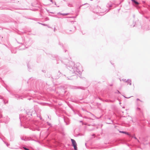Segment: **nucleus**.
<instances>
[{"instance_id":"obj_25","label":"nucleus","mask_w":150,"mask_h":150,"mask_svg":"<svg viewBox=\"0 0 150 150\" xmlns=\"http://www.w3.org/2000/svg\"><path fill=\"white\" fill-rule=\"evenodd\" d=\"M21 139L22 140H25V139L23 137H21Z\"/></svg>"},{"instance_id":"obj_5","label":"nucleus","mask_w":150,"mask_h":150,"mask_svg":"<svg viewBox=\"0 0 150 150\" xmlns=\"http://www.w3.org/2000/svg\"><path fill=\"white\" fill-rule=\"evenodd\" d=\"M71 140L72 143V146H74V145L75 146L77 145L76 141L72 139H71Z\"/></svg>"},{"instance_id":"obj_36","label":"nucleus","mask_w":150,"mask_h":150,"mask_svg":"<svg viewBox=\"0 0 150 150\" xmlns=\"http://www.w3.org/2000/svg\"><path fill=\"white\" fill-rule=\"evenodd\" d=\"M143 3H145V1H143Z\"/></svg>"},{"instance_id":"obj_9","label":"nucleus","mask_w":150,"mask_h":150,"mask_svg":"<svg viewBox=\"0 0 150 150\" xmlns=\"http://www.w3.org/2000/svg\"><path fill=\"white\" fill-rule=\"evenodd\" d=\"M76 30V28L75 26H74L73 28L71 30H70V31H73V32H74Z\"/></svg>"},{"instance_id":"obj_34","label":"nucleus","mask_w":150,"mask_h":150,"mask_svg":"<svg viewBox=\"0 0 150 150\" xmlns=\"http://www.w3.org/2000/svg\"><path fill=\"white\" fill-rule=\"evenodd\" d=\"M64 51H65V52H66V51H67V50H66L65 49H64Z\"/></svg>"},{"instance_id":"obj_35","label":"nucleus","mask_w":150,"mask_h":150,"mask_svg":"<svg viewBox=\"0 0 150 150\" xmlns=\"http://www.w3.org/2000/svg\"><path fill=\"white\" fill-rule=\"evenodd\" d=\"M53 16H54V17H56V15H53Z\"/></svg>"},{"instance_id":"obj_8","label":"nucleus","mask_w":150,"mask_h":150,"mask_svg":"<svg viewBox=\"0 0 150 150\" xmlns=\"http://www.w3.org/2000/svg\"><path fill=\"white\" fill-rule=\"evenodd\" d=\"M132 1L134 4H135L136 5H138L139 4V3L136 1L135 0H131Z\"/></svg>"},{"instance_id":"obj_13","label":"nucleus","mask_w":150,"mask_h":150,"mask_svg":"<svg viewBox=\"0 0 150 150\" xmlns=\"http://www.w3.org/2000/svg\"><path fill=\"white\" fill-rule=\"evenodd\" d=\"M74 147V149L75 150H77V148L76 146V145L73 146Z\"/></svg>"},{"instance_id":"obj_40","label":"nucleus","mask_w":150,"mask_h":150,"mask_svg":"<svg viewBox=\"0 0 150 150\" xmlns=\"http://www.w3.org/2000/svg\"><path fill=\"white\" fill-rule=\"evenodd\" d=\"M0 138L2 140V138H1L0 137Z\"/></svg>"},{"instance_id":"obj_6","label":"nucleus","mask_w":150,"mask_h":150,"mask_svg":"<svg viewBox=\"0 0 150 150\" xmlns=\"http://www.w3.org/2000/svg\"><path fill=\"white\" fill-rule=\"evenodd\" d=\"M125 82L127 83V84L129 83L130 85H131V80L130 79H128L127 80L125 81Z\"/></svg>"},{"instance_id":"obj_4","label":"nucleus","mask_w":150,"mask_h":150,"mask_svg":"<svg viewBox=\"0 0 150 150\" xmlns=\"http://www.w3.org/2000/svg\"><path fill=\"white\" fill-rule=\"evenodd\" d=\"M64 120L66 123V125H68L69 124V119L67 118H64Z\"/></svg>"},{"instance_id":"obj_21","label":"nucleus","mask_w":150,"mask_h":150,"mask_svg":"<svg viewBox=\"0 0 150 150\" xmlns=\"http://www.w3.org/2000/svg\"><path fill=\"white\" fill-rule=\"evenodd\" d=\"M49 18H48V17H46L45 18V20L46 21H48V20H49Z\"/></svg>"},{"instance_id":"obj_1","label":"nucleus","mask_w":150,"mask_h":150,"mask_svg":"<svg viewBox=\"0 0 150 150\" xmlns=\"http://www.w3.org/2000/svg\"><path fill=\"white\" fill-rule=\"evenodd\" d=\"M70 58L66 59L57 58V64L62 63L66 65L67 68L72 73L78 74L81 73L82 70L81 67L79 63H77L74 64L73 62L70 61Z\"/></svg>"},{"instance_id":"obj_11","label":"nucleus","mask_w":150,"mask_h":150,"mask_svg":"<svg viewBox=\"0 0 150 150\" xmlns=\"http://www.w3.org/2000/svg\"><path fill=\"white\" fill-rule=\"evenodd\" d=\"M14 96H15V98H21V97L20 96H19L18 95L16 94V95H15Z\"/></svg>"},{"instance_id":"obj_28","label":"nucleus","mask_w":150,"mask_h":150,"mask_svg":"<svg viewBox=\"0 0 150 150\" xmlns=\"http://www.w3.org/2000/svg\"><path fill=\"white\" fill-rule=\"evenodd\" d=\"M65 15H67L69 14V13H65Z\"/></svg>"},{"instance_id":"obj_2","label":"nucleus","mask_w":150,"mask_h":150,"mask_svg":"<svg viewBox=\"0 0 150 150\" xmlns=\"http://www.w3.org/2000/svg\"><path fill=\"white\" fill-rule=\"evenodd\" d=\"M2 121H3L5 123H7L10 120V118H8L7 116L4 117L3 118V119H1Z\"/></svg>"},{"instance_id":"obj_24","label":"nucleus","mask_w":150,"mask_h":150,"mask_svg":"<svg viewBox=\"0 0 150 150\" xmlns=\"http://www.w3.org/2000/svg\"><path fill=\"white\" fill-rule=\"evenodd\" d=\"M137 101L139 100V101H140V102H142V100H140L139 98H137Z\"/></svg>"},{"instance_id":"obj_23","label":"nucleus","mask_w":150,"mask_h":150,"mask_svg":"<svg viewBox=\"0 0 150 150\" xmlns=\"http://www.w3.org/2000/svg\"><path fill=\"white\" fill-rule=\"evenodd\" d=\"M13 139H13V137H12V138H11V139H10V140L11 141H13Z\"/></svg>"},{"instance_id":"obj_43","label":"nucleus","mask_w":150,"mask_h":150,"mask_svg":"<svg viewBox=\"0 0 150 150\" xmlns=\"http://www.w3.org/2000/svg\"><path fill=\"white\" fill-rule=\"evenodd\" d=\"M91 0V1H93V0Z\"/></svg>"},{"instance_id":"obj_39","label":"nucleus","mask_w":150,"mask_h":150,"mask_svg":"<svg viewBox=\"0 0 150 150\" xmlns=\"http://www.w3.org/2000/svg\"><path fill=\"white\" fill-rule=\"evenodd\" d=\"M51 13H54L53 12H50Z\"/></svg>"},{"instance_id":"obj_17","label":"nucleus","mask_w":150,"mask_h":150,"mask_svg":"<svg viewBox=\"0 0 150 150\" xmlns=\"http://www.w3.org/2000/svg\"><path fill=\"white\" fill-rule=\"evenodd\" d=\"M3 118L4 117H3L2 115L0 114V119H3Z\"/></svg>"},{"instance_id":"obj_26","label":"nucleus","mask_w":150,"mask_h":150,"mask_svg":"<svg viewBox=\"0 0 150 150\" xmlns=\"http://www.w3.org/2000/svg\"><path fill=\"white\" fill-rule=\"evenodd\" d=\"M57 14H60V15H62V13H61L60 12H59Z\"/></svg>"},{"instance_id":"obj_14","label":"nucleus","mask_w":150,"mask_h":150,"mask_svg":"<svg viewBox=\"0 0 150 150\" xmlns=\"http://www.w3.org/2000/svg\"><path fill=\"white\" fill-rule=\"evenodd\" d=\"M110 10V9H109L108 10L107 9L104 12H103V13H104V14H105L107 12H108Z\"/></svg>"},{"instance_id":"obj_38","label":"nucleus","mask_w":150,"mask_h":150,"mask_svg":"<svg viewBox=\"0 0 150 150\" xmlns=\"http://www.w3.org/2000/svg\"><path fill=\"white\" fill-rule=\"evenodd\" d=\"M137 105H138L139 103H137Z\"/></svg>"},{"instance_id":"obj_12","label":"nucleus","mask_w":150,"mask_h":150,"mask_svg":"<svg viewBox=\"0 0 150 150\" xmlns=\"http://www.w3.org/2000/svg\"><path fill=\"white\" fill-rule=\"evenodd\" d=\"M27 115H29V117L30 115L32 116V114L31 112H27Z\"/></svg>"},{"instance_id":"obj_31","label":"nucleus","mask_w":150,"mask_h":150,"mask_svg":"<svg viewBox=\"0 0 150 150\" xmlns=\"http://www.w3.org/2000/svg\"><path fill=\"white\" fill-rule=\"evenodd\" d=\"M109 7H110L112 6L111 5H109L108 6Z\"/></svg>"},{"instance_id":"obj_29","label":"nucleus","mask_w":150,"mask_h":150,"mask_svg":"<svg viewBox=\"0 0 150 150\" xmlns=\"http://www.w3.org/2000/svg\"><path fill=\"white\" fill-rule=\"evenodd\" d=\"M137 110H140V108H137Z\"/></svg>"},{"instance_id":"obj_27","label":"nucleus","mask_w":150,"mask_h":150,"mask_svg":"<svg viewBox=\"0 0 150 150\" xmlns=\"http://www.w3.org/2000/svg\"><path fill=\"white\" fill-rule=\"evenodd\" d=\"M124 96V98H130L131 97H132V96H130V97H125V96Z\"/></svg>"},{"instance_id":"obj_41","label":"nucleus","mask_w":150,"mask_h":150,"mask_svg":"<svg viewBox=\"0 0 150 150\" xmlns=\"http://www.w3.org/2000/svg\"><path fill=\"white\" fill-rule=\"evenodd\" d=\"M72 22H73V23H74V22H73V21H72Z\"/></svg>"},{"instance_id":"obj_19","label":"nucleus","mask_w":150,"mask_h":150,"mask_svg":"<svg viewBox=\"0 0 150 150\" xmlns=\"http://www.w3.org/2000/svg\"><path fill=\"white\" fill-rule=\"evenodd\" d=\"M39 24H41L43 25H44V26H47V24H42V23H38Z\"/></svg>"},{"instance_id":"obj_16","label":"nucleus","mask_w":150,"mask_h":150,"mask_svg":"<svg viewBox=\"0 0 150 150\" xmlns=\"http://www.w3.org/2000/svg\"><path fill=\"white\" fill-rule=\"evenodd\" d=\"M3 142H4V143H5V144H6V146H7L8 147V146L9 145V144H8V143H6L5 142H4V141H3Z\"/></svg>"},{"instance_id":"obj_33","label":"nucleus","mask_w":150,"mask_h":150,"mask_svg":"<svg viewBox=\"0 0 150 150\" xmlns=\"http://www.w3.org/2000/svg\"><path fill=\"white\" fill-rule=\"evenodd\" d=\"M62 15H65V13H62Z\"/></svg>"},{"instance_id":"obj_7","label":"nucleus","mask_w":150,"mask_h":150,"mask_svg":"<svg viewBox=\"0 0 150 150\" xmlns=\"http://www.w3.org/2000/svg\"><path fill=\"white\" fill-rule=\"evenodd\" d=\"M119 132H120V133L125 134H127L129 136H131V134H129L128 133V132H125V131H120Z\"/></svg>"},{"instance_id":"obj_3","label":"nucleus","mask_w":150,"mask_h":150,"mask_svg":"<svg viewBox=\"0 0 150 150\" xmlns=\"http://www.w3.org/2000/svg\"><path fill=\"white\" fill-rule=\"evenodd\" d=\"M0 99H2V101L5 104H6V103H8V100L6 99H4L3 98V97L0 96Z\"/></svg>"},{"instance_id":"obj_32","label":"nucleus","mask_w":150,"mask_h":150,"mask_svg":"<svg viewBox=\"0 0 150 150\" xmlns=\"http://www.w3.org/2000/svg\"><path fill=\"white\" fill-rule=\"evenodd\" d=\"M47 124H48V125H51V124L49 123H48V122H47Z\"/></svg>"},{"instance_id":"obj_42","label":"nucleus","mask_w":150,"mask_h":150,"mask_svg":"<svg viewBox=\"0 0 150 150\" xmlns=\"http://www.w3.org/2000/svg\"><path fill=\"white\" fill-rule=\"evenodd\" d=\"M68 79H69V78H68Z\"/></svg>"},{"instance_id":"obj_15","label":"nucleus","mask_w":150,"mask_h":150,"mask_svg":"<svg viewBox=\"0 0 150 150\" xmlns=\"http://www.w3.org/2000/svg\"><path fill=\"white\" fill-rule=\"evenodd\" d=\"M120 79V81H123L125 82V81H127L125 79Z\"/></svg>"},{"instance_id":"obj_22","label":"nucleus","mask_w":150,"mask_h":150,"mask_svg":"<svg viewBox=\"0 0 150 150\" xmlns=\"http://www.w3.org/2000/svg\"><path fill=\"white\" fill-rule=\"evenodd\" d=\"M59 45H62V47H63V49H64V47H63V44H61V43H59Z\"/></svg>"},{"instance_id":"obj_37","label":"nucleus","mask_w":150,"mask_h":150,"mask_svg":"<svg viewBox=\"0 0 150 150\" xmlns=\"http://www.w3.org/2000/svg\"><path fill=\"white\" fill-rule=\"evenodd\" d=\"M87 4V3L85 4H83V5H85V4Z\"/></svg>"},{"instance_id":"obj_20","label":"nucleus","mask_w":150,"mask_h":150,"mask_svg":"<svg viewBox=\"0 0 150 150\" xmlns=\"http://www.w3.org/2000/svg\"><path fill=\"white\" fill-rule=\"evenodd\" d=\"M23 148L25 150H29V149H28L24 147H23Z\"/></svg>"},{"instance_id":"obj_30","label":"nucleus","mask_w":150,"mask_h":150,"mask_svg":"<svg viewBox=\"0 0 150 150\" xmlns=\"http://www.w3.org/2000/svg\"><path fill=\"white\" fill-rule=\"evenodd\" d=\"M28 69L29 71L30 70V68H29V66H28Z\"/></svg>"},{"instance_id":"obj_18","label":"nucleus","mask_w":150,"mask_h":150,"mask_svg":"<svg viewBox=\"0 0 150 150\" xmlns=\"http://www.w3.org/2000/svg\"><path fill=\"white\" fill-rule=\"evenodd\" d=\"M115 93H120V92L118 90H117V91L116 92H115Z\"/></svg>"},{"instance_id":"obj_10","label":"nucleus","mask_w":150,"mask_h":150,"mask_svg":"<svg viewBox=\"0 0 150 150\" xmlns=\"http://www.w3.org/2000/svg\"><path fill=\"white\" fill-rule=\"evenodd\" d=\"M131 136H129L130 137H131L132 138H134V139H137L138 142H139V140L137 139V138L133 136V135H131Z\"/></svg>"}]
</instances>
